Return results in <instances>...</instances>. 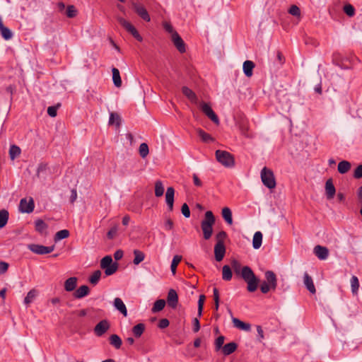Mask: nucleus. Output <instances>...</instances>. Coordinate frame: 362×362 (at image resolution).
<instances>
[{"label": "nucleus", "instance_id": "49530a36", "mask_svg": "<svg viewBox=\"0 0 362 362\" xmlns=\"http://www.w3.org/2000/svg\"><path fill=\"white\" fill-rule=\"evenodd\" d=\"M199 136L202 139L204 142H210L213 141V138L210 134L205 132L204 130L199 129L197 130Z\"/></svg>", "mask_w": 362, "mask_h": 362}, {"label": "nucleus", "instance_id": "79ce46f5", "mask_svg": "<svg viewBox=\"0 0 362 362\" xmlns=\"http://www.w3.org/2000/svg\"><path fill=\"white\" fill-rule=\"evenodd\" d=\"M69 236V231L66 229L61 230L56 233L54 235V241L57 242L60 240L65 239Z\"/></svg>", "mask_w": 362, "mask_h": 362}, {"label": "nucleus", "instance_id": "473e14b6", "mask_svg": "<svg viewBox=\"0 0 362 362\" xmlns=\"http://www.w3.org/2000/svg\"><path fill=\"white\" fill-rule=\"evenodd\" d=\"M9 214L6 209L0 210V228H4L8 220Z\"/></svg>", "mask_w": 362, "mask_h": 362}, {"label": "nucleus", "instance_id": "ddd939ff", "mask_svg": "<svg viewBox=\"0 0 362 362\" xmlns=\"http://www.w3.org/2000/svg\"><path fill=\"white\" fill-rule=\"evenodd\" d=\"M226 253V247L224 243H216L214 246L215 259L217 262H220L224 257Z\"/></svg>", "mask_w": 362, "mask_h": 362}, {"label": "nucleus", "instance_id": "bb28decb", "mask_svg": "<svg viewBox=\"0 0 362 362\" xmlns=\"http://www.w3.org/2000/svg\"><path fill=\"white\" fill-rule=\"evenodd\" d=\"M262 243V233L260 231H257L253 236L252 247L254 249H259Z\"/></svg>", "mask_w": 362, "mask_h": 362}, {"label": "nucleus", "instance_id": "6e6d98bb", "mask_svg": "<svg viewBox=\"0 0 362 362\" xmlns=\"http://www.w3.org/2000/svg\"><path fill=\"white\" fill-rule=\"evenodd\" d=\"M288 13L296 17L300 16V10L296 5H292L288 9Z\"/></svg>", "mask_w": 362, "mask_h": 362}, {"label": "nucleus", "instance_id": "37998d69", "mask_svg": "<svg viewBox=\"0 0 362 362\" xmlns=\"http://www.w3.org/2000/svg\"><path fill=\"white\" fill-rule=\"evenodd\" d=\"M37 293L36 290H35V289L30 290L27 293V296H25V298L24 299V303L26 305H28L30 303H32L33 301V300L35 298V297L37 296Z\"/></svg>", "mask_w": 362, "mask_h": 362}, {"label": "nucleus", "instance_id": "4d7b16f0", "mask_svg": "<svg viewBox=\"0 0 362 362\" xmlns=\"http://www.w3.org/2000/svg\"><path fill=\"white\" fill-rule=\"evenodd\" d=\"M344 11L349 16H353L355 14V8L354 6L349 4H346L344 6Z\"/></svg>", "mask_w": 362, "mask_h": 362}, {"label": "nucleus", "instance_id": "a211bd4d", "mask_svg": "<svg viewBox=\"0 0 362 362\" xmlns=\"http://www.w3.org/2000/svg\"><path fill=\"white\" fill-rule=\"evenodd\" d=\"M303 283L310 293H311L312 294H315L316 293V289L313 283V280L307 272L304 273Z\"/></svg>", "mask_w": 362, "mask_h": 362}, {"label": "nucleus", "instance_id": "f257e3e1", "mask_svg": "<svg viewBox=\"0 0 362 362\" xmlns=\"http://www.w3.org/2000/svg\"><path fill=\"white\" fill-rule=\"evenodd\" d=\"M231 267L234 272L238 275H240L247 284V288L249 292H254L257 290L259 279L250 267L245 266L242 267L241 264L236 259H233L231 262Z\"/></svg>", "mask_w": 362, "mask_h": 362}, {"label": "nucleus", "instance_id": "ea45409f", "mask_svg": "<svg viewBox=\"0 0 362 362\" xmlns=\"http://www.w3.org/2000/svg\"><path fill=\"white\" fill-rule=\"evenodd\" d=\"M164 193V187L160 180H157L155 183V195L157 197L163 196Z\"/></svg>", "mask_w": 362, "mask_h": 362}, {"label": "nucleus", "instance_id": "7ed1b4c3", "mask_svg": "<svg viewBox=\"0 0 362 362\" xmlns=\"http://www.w3.org/2000/svg\"><path fill=\"white\" fill-rule=\"evenodd\" d=\"M215 155L217 161L226 168H232L235 165V159L230 153L223 150H216Z\"/></svg>", "mask_w": 362, "mask_h": 362}, {"label": "nucleus", "instance_id": "2eb2a0df", "mask_svg": "<svg viewBox=\"0 0 362 362\" xmlns=\"http://www.w3.org/2000/svg\"><path fill=\"white\" fill-rule=\"evenodd\" d=\"M168 305L172 308H175L178 303V296L175 290L171 288L169 290L167 296Z\"/></svg>", "mask_w": 362, "mask_h": 362}, {"label": "nucleus", "instance_id": "a18cd8bd", "mask_svg": "<svg viewBox=\"0 0 362 362\" xmlns=\"http://www.w3.org/2000/svg\"><path fill=\"white\" fill-rule=\"evenodd\" d=\"M101 272L100 270L95 271L89 278V281L93 285H96L101 276Z\"/></svg>", "mask_w": 362, "mask_h": 362}, {"label": "nucleus", "instance_id": "bf43d9fd", "mask_svg": "<svg viewBox=\"0 0 362 362\" xmlns=\"http://www.w3.org/2000/svg\"><path fill=\"white\" fill-rule=\"evenodd\" d=\"M181 211L185 218H189L190 216V210L188 205L186 203L182 204L181 207Z\"/></svg>", "mask_w": 362, "mask_h": 362}, {"label": "nucleus", "instance_id": "5fc2aeb1", "mask_svg": "<svg viewBox=\"0 0 362 362\" xmlns=\"http://www.w3.org/2000/svg\"><path fill=\"white\" fill-rule=\"evenodd\" d=\"M117 231H118V226L117 225H115L107 232V238L110 239V240L114 239L116 237L117 234Z\"/></svg>", "mask_w": 362, "mask_h": 362}, {"label": "nucleus", "instance_id": "774afa93", "mask_svg": "<svg viewBox=\"0 0 362 362\" xmlns=\"http://www.w3.org/2000/svg\"><path fill=\"white\" fill-rule=\"evenodd\" d=\"M165 230H170L173 228V222L170 218H168L164 224Z\"/></svg>", "mask_w": 362, "mask_h": 362}, {"label": "nucleus", "instance_id": "f3484780", "mask_svg": "<svg viewBox=\"0 0 362 362\" xmlns=\"http://www.w3.org/2000/svg\"><path fill=\"white\" fill-rule=\"evenodd\" d=\"M336 193V189L334 186L332 179H328L325 183V194L327 199L334 198Z\"/></svg>", "mask_w": 362, "mask_h": 362}, {"label": "nucleus", "instance_id": "72a5a7b5", "mask_svg": "<svg viewBox=\"0 0 362 362\" xmlns=\"http://www.w3.org/2000/svg\"><path fill=\"white\" fill-rule=\"evenodd\" d=\"M35 227L36 231L41 234H43L47 228V225L42 220L37 219L35 222Z\"/></svg>", "mask_w": 362, "mask_h": 362}, {"label": "nucleus", "instance_id": "864d4df0", "mask_svg": "<svg viewBox=\"0 0 362 362\" xmlns=\"http://www.w3.org/2000/svg\"><path fill=\"white\" fill-rule=\"evenodd\" d=\"M77 14V10L76 9L75 6L73 5H69L67 6L66 15L69 18H74Z\"/></svg>", "mask_w": 362, "mask_h": 362}, {"label": "nucleus", "instance_id": "412c9836", "mask_svg": "<svg viewBox=\"0 0 362 362\" xmlns=\"http://www.w3.org/2000/svg\"><path fill=\"white\" fill-rule=\"evenodd\" d=\"M232 322H233V326L235 327H236L240 330L245 331V332L250 331V329H251L250 324L244 322L236 317H233Z\"/></svg>", "mask_w": 362, "mask_h": 362}, {"label": "nucleus", "instance_id": "6e6552de", "mask_svg": "<svg viewBox=\"0 0 362 362\" xmlns=\"http://www.w3.org/2000/svg\"><path fill=\"white\" fill-rule=\"evenodd\" d=\"M28 248L33 253L37 255H46L52 252L54 250V246H44L37 244H30Z\"/></svg>", "mask_w": 362, "mask_h": 362}, {"label": "nucleus", "instance_id": "39448f33", "mask_svg": "<svg viewBox=\"0 0 362 362\" xmlns=\"http://www.w3.org/2000/svg\"><path fill=\"white\" fill-rule=\"evenodd\" d=\"M261 180L264 185L269 189H274L276 187V180L272 170L264 167L261 170Z\"/></svg>", "mask_w": 362, "mask_h": 362}, {"label": "nucleus", "instance_id": "e433bc0d", "mask_svg": "<svg viewBox=\"0 0 362 362\" xmlns=\"http://www.w3.org/2000/svg\"><path fill=\"white\" fill-rule=\"evenodd\" d=\"M232 271L228 265H224L222 268V278L225 281H230L232 279Z\"/></svg>", "mask_w": 362, "mask_h": 362}, {"label": "nucleus", "instance_id": "c9c22d12", "mask_svg": "<svg viewBox=\"0 0 362 362\" xmlns=\"http://www.w3.org/2000/svg\"><path fill=\"white\" fill-rule=\"evenodd\" d=\"M144 330H145V325L143 323L137 324L132 328V332H133L134 335L137 338L140 337L142 335Z\"/></svg>", "mask_w": 362, "mask_h": 362}, {"label": "nucleus", "instance_id": "58836bf2", "mask_svg": "<svg viewBox=\"0 0 362 362\" xmlns=\"http://www.w3.org/2000/svg\"><path fill=\"white\" fill-rule=\"evenodd\" d=\"M133 252L134 255L133 262L134 264L138 265L144 259L145 255L143 252L139 250H134Z\"/></svg>", "mask_w": 362, "mask_h": 362}, {"label": "nucleus", "instance_id": "338daca9", "mask_svg": "<svg viewBox=\"0 0 362 362\" xmlns=\"http://www.w3.org/2000/svg\"><path fill=\"white\" fill-rule=\"evenodd\" d=\"M8 268V264L5 262H0V274H4Z\"/></svg>", "mask_w": 362, "mask_h": 362}, {"label": "nucleus", "instance_id": "20e7f679", "mask_svg": "<svg viewBox=\"0 0 362 362\" xmlns=\"http://www.w3.org/2000/svg\"><path fill=\"white\" fill-rule=\"evenodd\" d=\"M100 267L105 269V274L106 276H110L117 272L118 269V264L117 262L113 263L112 257L107 255L101 259Z\"/></svg>", "mask_w": 362, "mask_h": 362}, {"label": "nucleus", "instance_id": "9d476101", "mask_svg": "<svg viewBox=\"0 0 362 362\" xmlns=\"http://www.w3.org/2000/svg\"><path fill=\"white\" fill-rule=\"evenodd\" d=\"M110 327L107 320H103L94 327V333L98 337L103 336Z\"/></svg>", "mask_w": 362, "mask_h": 362}, {"label": "nucleus", "instance_id": "c03bdc74", "mask_svg": "<svg viewBox=\"0 0 362 362\" xmlns=\"http://www.w3.org/2000/svg\"><path fill=\"white\" fill-rule=\"evenodd\" d=\"M181 259H182V257L180 255H175L173 257V259L172 260L171 265H170V269H171V272L173 275L175 274L177 267L178 264L180 263V262L181 261Z\"/></svg>", "mask_w": 362, "mask_h": 362}, {"label": "nucleus", "instance_id": "3c124183", "mask_svg": "<svg viewBox=\"0 0 362 362\" xmlns=\"http://www.w3.org/2000/svg\"><path fill=\"white\" fill-rule=\"evenodd\" d=\"M351 286L353 293H356L359 288V282L358 278L355 276H353L351 279Z\"/></svg>", "mask_w": 362, "mask_h": 362}, {"label": "nucleus", "instance_id": "13d9d810", "mask_svg": "<svg viewBox=\"0 0 362 362\" xmlns=\"http://www.w3.org/2000/svg\"><path fill=\"white\" fill-rule=\"evenodd\" d=\"M225 338L223 336H219L215 341V346L216 350H219L223 346Z\"/></svg>", "mask_w": 362, "mask_h": 362}, {"label": "nucleus", "instance_id": "aec40b11", "mask_svg": "<svg viewBox=\"0 0 362 362\" xmlns=\"http://www.w3.org/2000/svg\"><path fill=\"white\" fill-rule=\"evenodd\" d=\"M182 93L194 104L198 105L199 100L194 91L187 86L182 88Z\"/></svg>", "mask_w": 362, "mask_h": 362}, {"label": "nucleus", "instance_id": "f8f14e48", "mask_svg": "<svg viewBox=\"0 0 362 362\" xmlns=\"http://www.w3.org/2000/svg\"><path fill=\"white\" fill-rule=\"evenodd\" d=\"M174 196V188L173 187H168L165 192V202L170 211L173 210Z\"/></svg>", "mask_w": 362, "mask_h": 362}, {"label": "nucleus", "instance_id": "69168bd1", "mask_svg": "<svg viewBox=\"0 0 362 362\" xmlns=\"http://www.w3.org/2000/svg\"><path fill=\"white\" fill-rule=\"evenodd\" d=\"M169 324V320L168 319L164 318L159 321L158 326L160 329H165L167 327H168Z\"/></svg>", "mask_w": 362, "mask_h": 362}, {"label": "nucleus", "instance_id": "393cba45", "mask_svg": "<svg viewBox=\"0 0 362 362\" xmlns=\"http://www.w3.org/2000/svg\"><path fill=\"white\" fill-rule=\"evenodd\" d=\"M89 288L86 285L80 286L74 293L76 298H82L89 293Z\"/></svg>", "mask_w": 362, "mask_h": 362}, {"label": "nucleus", "instance_id": "8fccbe9b", "mask_svg": "<svg viewBox=\"0 0 362 362\" xmlns=\"http://www.w3.org/2000/svg\"><path fill=\"white\" fill-rule=\"evenodd\" d=\"M205 296L204 295H200L199 297L198 300V309H197V315L198 317H201L202 315L204 300H205Z\"/></svg>", "mask_w": 362, "mask_h": 362}, {"label": "nucleus", "instance_id": "e2e57ef3", "mask_svg": "<svg viewBox=\"0 0 362 362\" xmlns=\"http://www.w3.org/2000/svg\"><path fill=\"white\" fill-rule=\"evenodd\" d=\"M260 290L263 293H267L272 288L269 285H268L267 282H262L260 285Z\"/></svg>", "mask_w": 362, "mask_h": 362}, {"label": "nucleus", "instance_id": "680f3d73", "mask_svg": "<svg viewBox=\"0 0 362 362\" xmlns=\"http://www.w3.org/2000/svg\"><path fill=\"white\" fill-rule=\"evenodd\" d=\"M59 105H57V106H49L47 108V114L52 117H54L57 115V110Z\"/></svg>", "mask_w": 362, "mask_h": 362}, {"label": "nucleus", "instance_id": "052dcab7", "mask_svg": "<svg viewBox=\"0 0 362 362\" xmlns=\"http://www.w3.org/2000/svg\"><path fill=\"white\" fill-rule=\"evenodd\" d=\"M226 237L227 234L225 231L221 230L218 232L216 235L217 243H224V240L226 238Z\"/></svg>", "mask_w": 362, "mask_h": 362}, {"label": "nucleus", "instance_id": "1a4fd4ad", "mask_svg": "<svg viewBox=\"0 0 362 362\" xmlns=\"http://www.w3.org/2000/svg\"><path fill=\"white\" fill-rule=\"evenodd\" d=\"M34 208L35 203L32 197H30L28 200L26 198H23L20 201L19 210L21 212L30 214L33 211Z\"/></svg>", "mask_w": 362, "mask_h": 362}, {"label": "nucleus", "instance_id": "de8ad7c7", "mask_svg": "<svg viewBox=\"0 0 362 362\" xmlns=\"http://www.w3.org/2000/svg\"><path fill=\"white\" fill-rule=\"evenodd\" d=\"M240 130L241 132V134L245 136V137H251L252 135L249 132V127L245 122H242L240 124Z\"/></svg>", "mask_w": 362, "mask_h": 362}, {"label": "nucleus", "instance_id": "7c9ffc66", "mask_svg": "<svg viewBox=\"0 0 362 362\" xmlns=\"http://www.w3.org/2000/svg\"><path fill=\"white\" fill-rule=\"evenodd\" d=\"M351 168V163L346 160H342L339 163L337 170L341 174L346 173Z\"/></svg>", "mask_w": 362, "mask_h": 362}, {"label": "nucleus", "instance_id": "c756f323", "mask_svg": "<svg viewBox=\"0 0 362 362\" xmlns=\"http://www.w3.org/2000/svg\"><path fill=\"white\" fill-rule=\"evenodd\" d=\"M112 72L113 83L116 87L119 88L122 86V80L119 71L117 68L114 67L112 69Z\"/></svg>", "mask_w": 362, "mask_h": 362}, {"label": "nucleus", "instance_id": "a878e982", "mask_svg": "<svg viewBox=\"0 0 362 362\" xmlns=\"http://www.w3.org/2000/svg\"><path fill=\"white\" fill-rule=\"evenodd\" d=\"M237 346V344L235 342L228 343L222 347V352L224 355L228 356L236 350Z\"/></svg>", "mask_w": 362, "mask_h": 362}, {"label": "nucleus", "instance_id": "4be33fe9", "mask_svg": "<svg viewBox=\"0 0 362 362\" xmlns=\"http://www.w3.org/2000/svg\"><path fill=\"white\" fill-rule=\"evenodd\" d=\"M255 63L252 61L247 60L243 63V69L245 75L247 77H250L252 76V71L255 68Z\"/></svg>", "mask_w": 362, "mask_h": 362}, {"label": "nucleus", "instance_id": "b1692460", "mask_svg": "<svg viewBox=\"0 0 362 362\" xmlns=\"http://www.w3.org/2000/svg\"><path fill=\"white\" fill-rule=\"evenodd\" d=\"M77 285V278L76 277H70L67 279L64 282V289L66 291H74Z\"/></svg>", "mask_w": 362, "mask_h": 362}, {"label": "nucleus", "instance_id": "dca6fc26", "mask_svg": "<svg viewBox=\"0 0 362 362\" xmlns=\"http://www.w3.org/2000/svg\"><path fill=\"white\" fill-rule=\"evenodd\" d=\"M264 275L266 281L264 282H267L268 285L271 286L272 290L274 291L277 286V279L276 274L272 271H267Z\"/></svg>", "mask_w": 362, "mask_h": 362}, {"label": "nucleus", "instance_id": "c85d7f7f", "mask_svg": "<svg viewBox=\"0 0 362 362\" xmlns=\"http://www.w3.org/2000/svg\"><path fill=\"white\" fill-rule=\"evenodd\" d=\"M108 124L109 125H115L117 127H119L121 124L120 116L116 112H110Z\"/></svg>", "mask_w": 362, "mask_h": 362}, {"label": "nucleus", "instance_id": "09e8293b", "mask_svg": "<svg viewBox=\"0 0 362 362\" xmlns=\"http://www.w3.org/2000/svg\"><path fill=\"white\" fill-rule=\"evenodd\" d=\"M139 151L141 157L142 158H145L149 153L148 145L146 143L141 144L139 146Z\"/></svg>", "mask_w": 362, "mask_h": 362}, {"label": "nucleus", "instance_id": "a19ab883", "mask_svg": "<svg viewBox=\"0 0 362 362\" xmlns=\"http://www.w3.org/2000/svg\"><path fill=\"white\" fill-rule=\"evenodd\" d=\"M47 165L44 163H40L37 168L36 176L38 178H45Z\"/></svg>", "mask_w": 362, "mask_h": 362}, {"label": "nucleus", "instance_id": "0eeeda50", "mask_svg": "<svg viewBox=\"0 0 362 362\" xmlns=\"http://www.w3.org/2000/svg\"><path fill=\"white\" fill-rule=\"evenodd\" d=\"M202 111L215 124H219V119L218 116L215 114L211 106L204 103L201 102L198 103Z\"/></svg>", "mask_w": 362, "mask_h": 362}, {"label": "nucleus", "instance_id": "4c0bfd02", "mask_svg": "<svg viewBox=\"0 0 362 362\" xmlns=\"http://www.w3.org/2000/svg\"><path fill=\"white\" fill-rule=\"evenodd\" d=\"M165 304H166V302L165 300H163V299L157 300L153 304V306L151 310L152 312L155 313H158V312L162 310L164 308Z\"/></svg>", "mask_w": 362, "mask_h": 362}, {"label": "nucleus", "instance_id": "0e129e2a", "mask_svg": "<svg viewBox=\"0 0 362 362\" xmlns=\"http://www.w3.org/2000/svg\"><path fill=\"white\" fill-rule=\"evenodd\" d=\"M354 177L356 179H360L362 177V165H359L354 170Z\"/></svg>", "mask_w": 362, "mask_h": 362}, {"label": "nucleus", "instance_id": "6ab92c4d", "mask_svg": "<svg viewBox=\"0 0 362 362\" xmlns=\"http://www.w3.org/2000/svg\"><path fill=\"white\" fill-rule=\"evenodd\" d=\"M134 8L136 13L144 21H150V16L146 9L141 4H134Z\"/></svg>", "mask_w": 362, "mask_h": 362}, {"label": "nucleus", "instance_id": "9b49d317", "mask_svg": "<svg viewBox=\"0 0 362 362\" xmlns=\"http://www.w3.org/2000/svg\"><path fill=\"white\" fill-rule=\"evenodd\" d=\"M171 40L175 47L180 53L186 52L185 43L177 33H173Z\"/></svg>", "mask_w": 362, "mask_h": 362}, {"label": "nucleus", "instance_id": "f03ea898", "mask_svg": "<svg viewBox=\"0 0 362 362\" xmlns=\"http://www.w3.org/2000/svg\"><path fill=\"white\" fill-rule=\"evenodd\" d=\"M215 223V217L211 211L205 213L204 219L201 223L204 238L209 240L213 233V225Z\"/></svg>", "mask_w": 362, "mask_h": 362}, {"label": "nucleus", "instance_id": "2f4dec72", "mask_svg": "<svg viewBox=\"0 0 362 362\" xmlns=\"http://www.w3.org/2000/svg\"><path fill=\"white\" fill-rule=\"evenodd\" d=\"M110 344L113 346L115 349H119L122 344V341L117 334H112L110 337Z\"/></svg>", "mask_w": 362, "mask_h": 362}, {"label": "nucleus", "instance_id": "cd10ccee", "mask_svg": "<svg viewBox=\"0 0 362 362\" xmlns=\"http://www.w3.org/2000/svg\"><path fill=\"white\" fill-rule=\"evenodd\" d=\"M222 216L228 225L233 224L232 211L228 207H224L221 211Z\"/></svg>", "mask_w": 362, "mask_h": 362}, {"label": "nucleus", "instance_id": "603ef678", "mask_svg": "<svg viewBox=\"0 0 362 362\" xmlns=\"http://www.w3.org/2000/svg\"><path fill=\"white\" fill-rule=\"evenodd\" d=\"M1 36L6 40L12 37V33L11 30L6 27H3L0 29Z\"/></svg>", "mask_w": 362, "mask_h": 362}, {"label": "nucleus", "instance_id": "f704fd0d", "mask_svg": "<svg viewBox=\"0 0 362 362\" xmlns=\"http://www.w3.org/2000/svg\"><path fill=\"white\" fill-rule=\"evenodd\" d=\"M21 150L20 147L16 145H11L9 149L10 158L13 160L15 158L18 157L21 154Z\"/></svg>", "mask_w": 362, "mask_h": 362}, {"label": "nucleus", "instance_id": "5701e85b", "mask_svg": "<svg viewBox=\"0 0 362 362\" xmlns=\"http://www.w3.org/2000/svg\"><path fill=\"white\" fill-rule=\"evenodd\" d=\"M114 306L124 316L127 315V310L126 305L123 303L122 300L119 298H115L114 300Z\"/></svg>", "mask_w": 362, "mask_h": 362}, {"label": "nucleus", "instance_id": "423d86ee", "mask_svg": "<svg viewBox=\"0 0 362 362\" xmlns=\"http://www.w3.org/2000/svg\"><path fill=\"white\" fill-rule=\"evenodd\" d=\"M117 21L119 23L125 28L129 33H130L138 41L141 42L143 40L142 37L139 35L136 29L127 21L122 17H117Z\"/></svg>", "mask_w": 362, "mask_h": 362}, {"label": "nucleus", "instance_id": "4468645a", "mask_svg": "<svg viewBox=\"0 0 362 362\" xmlns=\"http://www.w3.org/2000/svg\"><path fill=\"white\" fill-rule=\"evenodd\" d=\"M313 252L320 260H325L329 256V250L325 246L316 245L313 249Z\"/></svg>", "mask_w": 362, "mask_h": 362}]
</instances>
